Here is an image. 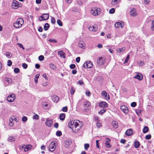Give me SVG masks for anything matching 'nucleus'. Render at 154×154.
Returning a JSON list of instances; mask_svg holds the SVG:
<instances>
[{"label":"nucleus","instance_id":"nucleus-21","mask_svg":"<svg viewBox=\"0 0 154 154\" xmlns=\"http://www.w3.org/2000/svg\"><path fill=\"white\" fill-rule=\"evenodd\" d=\"M43 107L45 109H47L49 108L50 106L49 104L47 103L43 102L42 103Z\"/></svg>","mask_w":154,"mask_h":154},{"label":"nucleus","instance_id":"nucleus-31","mask_svg":"<svg viewBox=\"0 0 154 154\" xmlns=\"http://www.w3.org/2000/svg\"><path fill=\"white\" fill-rule=\"evenodd\" d=\"M140 145V143L139 141H135L134 143V146L135 148H138Z\"/></svg>","mask_w":154,"mask_h":154},{"label":"nucleus","instance_id":"nucleus-54","mask_svg":"<svg viewBox=\"0 0 154 154\" xmlns=\"http://www.w3.org/2000/svg\"><path fill=\"white\" fill-rule=\"evenodd\" d=\"M129 59V54H128L127 56V57L125 60V62L124 63H127Z\"/></svg>","mask_w":154,"mask_h":154},{"label":"nucleus","instance_id":"nucleus-20","mask_svg":"<svg viewBox=\"0 0 154 154\" xmlns=\"http://www.w3.org/2000/svg\"><path fill=\"white\" fill-rule=\"evenodd\" d=\"M52 100L54 102L57 103L59 100V98L57 96L54 95L51 97Z\"/></svg>","mask_w":154,"mask_h":154},{"label":"nucleus","instance_id":"nucleus-33","mask_svg":"<svg viewBox=\"0 0 154 154\" xmlns=\"http://www.w3.org/2000/svg\"><path fill=\"white\" fill-rule=\"evenodd\" d=\"M34 114V115L32 116V119L36 120H38L39 119V116L37 114H35V113Z\"/></svg>","mask_w":154,"mask_h":154},{"label":"nucleus","instance_id":"nucleus-43","mask_svg":"<svg viewBox=\"0 0 154 154\" xmlns=\"http://www.w3.org/2000/svg\"><path fill=\"white\" fill-rule=\"evenodd\" d=\"M75 91V90L73 87H72L70 90V93L71 95H73Z\"/></svg>","mask_w":154,"mask_h":154},{"label":"nucleus","instance_id":"nucleus-52","mask_svg":"<svg viewBox=\"0 0 154 154\" xmlns=\"http://www.w3.org/2000/svg\"><path fill=\"white\" fill-rule=\"evenodd\" d=\"M62 111L64 112H66L67 111V107L65 106L62 108Z\"/></svg>","mask_w":154,"mask_h":154},{"label":"nucleus","instance_id":"nucleus-29","mask_svg":"<svg viewBox=\"0 0 154 154\" xmlns=\"http://www.w3.org/2000/svg\"><path fill=\"white\" fill-rule=\"evenodd\" d=\"M5 82H7L8 83V84H6V85H8L11 84L12 82V80L10 78H6L5 79Z\"/></svg>","mask_w":154,"mask_h":154},{"label":"nucleus","instance_id":"nucleus-12","mask_svg":"<svg viewBox=\"0 0 154 154\" xmlns=\"http://www.w3.org/2000/svg\"><path fill=\"white\" fill-rule=\"evenodd\" d=\"M105 144L106 148H110L112 146V145L110 144L111 140L108 137L106 138L105 139Z\"/></svg>","mask_w":154,"mask_h":154},{"label":"nucleus","instance_id":"nucleus-17","mask_svg":"<svg viewBox=\"0 0 154 154\" xmlns=\"http://www.w3.org/2000/svg\"><path fill=\"white\" fill-rule=\"evenodd\" d=\"M72 141L70 140H66L64 142V146L66 148H68L71 144Z\"/></svg>","mask_w":154,"mask_h":154},{"label":"nucleus","instance_id":"nucleus-62","mask_svg":"<svg viewBox=\"0 0 154 154\" xmlns=\"http://www.w3.org/2000/svg\"><path fill=\"white\" fill-rule=\"evenodd\" d=\"M17 45L20 46V48H22L23 50H24L25 48L23 47V45L20 43H17Z\"/></svg>","mask_w":154,"mask_h":154},{"label":"nucleus","instance_id":"nucleus-47","mask_svg":"<svg viewBox=\"0 0 154 154\" xmlns=\"http://www.w3.org/2000/svg\"><path fill=\"white\" fill-rule=\"evenodd\" d=\"M96 126L97 128H100L101 126V124L100 122H97Z\"/></svg>","mask_w":154,"mask_h":154},{"label":"nucleus","instance_id":"nucleus-63","mask_svg":"<svg viewBox=\"0 0 154 154\" xmlns=\"http://www.w3.org/2000/svg\"><path fill=\"white\" fill-rule=\"evenodd\" d=\"M149 0H144L143 1L144 3L146 5L148 4H149Z\"/></svg>","mask_w":154,"mask_h":154},{"label":"nucleus","instance_id":"nucleus-37","mask_svg":"<svg viewBox=\"0 0 154 154\" xmlns=\"http://www.w3.org/2000/svg\"><path fill=\"white\" fill-rule=\"evenodd\" d=\"M39 74H37L35 76V77L34 78V81L35 83L37 84L38 82V80L39 76Z\"/></svg>","mask_w":154,"mask_h":154},{"label":"nucleus","instance_id":"nucleus-16","mask_svg":"<svg viewBox=\"0 0 154 154\" xmlns=\"http://www.w3.org/2000/svg\"><path fill=\"white\" fill-rule=\"evenodd\" d=\"M129 14L130 15L133 17L136 16L137 14L136 10L134 8L131 9L129 12Z\"/></svg>","mask_w":154,"mask_h":154},{"label":"nucleus","instance_id":"nucleus-27","mask_svg":"<svg viewBox=\"0 0 154 154\" xmlns=\"http://www.w3.org/2000/svg\"><path fill=\"white\" fill-rule=\"evenodd\" d=\"M120 2V0H112L111 4L113 6H115Z\"/></svg>","mask_w":154,"mask_h":154},{"label":"nucleus","instance_id":"nucleus-48","mask_svg":"<svg viewBox=\"0 0 154 154\" xmlns=\"http://www.w3.org/2000/svg\"><path fill=\"white\" fill-rule=\"evenodd\" d=\"M48 41L51 42H52V43L57 42V41L55 39H49L48 40Z\"/></svg>","mask_w":154,"mask_h":154},{"label":"nucleus","instance_id":"nucleus-23","mask_svg":"<svg viewBox=\"0 0 154 154\" xmlns=\"http://www.w3.org/2000/svg\"><path fill=\"white\" fill-rule=\"evenodd\" d=\"M32 146L31 145H26L25 147L24 150L26 152L30 150L32 147Z\"/></svg>","mask_w":154,"mask_h":154},{"label":"nucleus","instance_id":"nucleus-1","mask_svg":"<svg viewBox=\"0 0 154 154\" xmlns=\"http://www.w3.org/2000/svg\"><path fill=\"white\" fill-rule=\"evenodd\" d=\"M68 127L73 133L78 132L83 126L82 122L78 120H70L68 124Z\"/></svg>","mask_w":154,"mask_h":154},{"label":"nucleus","instance_id":"nucleus-30","mask_svg":"<svg viewBox=\"0 0 154 154\" xmlns=\"http://www.w3.org/2000/svg\"><path fill=\"white\" fill-rule=\"evenodd\" d=\"M8 141L10 142H12L14 141L15 140V138L13 136H10L8 138Z\"/></svg>","mask_w":154,"mask_h":154},{"label":"nucleus","instance_id":"nucleus-11","mask_svg":"<svg viewBox=\"0 0 154 154\" xmlns=\"http://www.w3.org/2000/svg\"><path fill=\"white\" fill-rule=\"evenodd\" d=\"M45 124L48 127H51L53 125L52 120L49 118L46 119L45 121Z\"/></svg>","mask_w":154,"mask_h":154},{"label":"nucleus","instance_id":"nucleus-36","mask_svg":"<svg viewBox=\"0 0 154 154\" xmlns=\"http://www.w3.org/2000/svg\"><path fill=\"white\" fill-rule=\"evenodd\" d=\"M149 130V128L147 126H145L144 127L143 129V132L144 134L146 133Z\"/></svg>","mask_w":154,"mask_h":154},{"label":"nucleus","instance_id":"nucleus-26","mask_svg":"<svg viewBox=\"0 0 154 154\" xmlns=\"http://www.w3.org/2000/svg\"><path fill=\"white\" fill-rule=\"evenodd\" d=\"M112 125L113 128H116L118 127V124L116 121H113L112 122Z\"/></svg>","mask_w":154,"mask_h":154},{"label":"nucleus","instance_id":"nucleus-6","mask_svg":"<svg viewBox=\"0 0 154 154\" xmlns=\"http://www.w3.org/2000/svg\"><path fill=\"white\" fill-rule=\"evenodd\" d=\"M83 66L85 68H90L93 66V63L91 61H88L84 63Z\"/></svg>","mask_w":154,"mask_h":154},{"label":"nucleus","instance_id":"nucleus-14","mask_svg":"<svg viewBox=\"0 0 154 154\" xmlns=\"http://www.w3.org/2000/svg\"><path fill=\"white\" fill-rule=\"evenodd\" d=\"M19 6V3L17 1L14 0L13 1L12 7L14 9H17Z\"/></svg>","mask_w":154,"mask_h":154},{"label":"nucleus","instance_id":"nucleus-25","mask_svg":"<svg viewBox=\"0 0 154 154\" xmlns=\"http://www.w3.org/2000/svg\"><path fill=\"white\" fill-rule=\"evenodd\" d=\"M133 133V131L131 129H128L125 132L126 134L128 136L131 135Z\"/></svg>","mask_w":154,"mask_h":154},{"label":"nucleus","instance_id":"nucleus-34","mask_svg":"<svg viewBox=\"0 0 154 154\" xmlns=\"http://www.w3.org/2000/svg\"><path fill=\"white\" fill-rule=\"evenodd\" d=\"M12 119V120L16 122H18L19 121V119L18 117H15L14 116H12L11 118Z\"/></svg>","mask_w":154,"mask_h":154},{"label":"nucleus","instance_id":"nucleus-7","mask_svg":"<svg viewBox=\"0 0 154 154\" xmlns=\"http://www.w3.org/2000/svg\"><path fill=\"white\" fill-rule=\"evenodd\" d=\"M15 98V96L14 94H10L8 96L7 98V100L10 102H13Z\"/></svg>","mask_w":154,"mask_h":154},{"label":"nucleus","instance_id":"nucleus-18","mask_svg":"<svg viewBox=\"0 0 154 154\" xmlns=\"http://www.w3.org/2000/svg\"><path fill=\"white\" fill-rule=\"evenodd\" d=\"M78 46L82 49H85V44L84 42L82 40H80L79 42Z\"/></svg>","mask_w":154,"mask_h":154},{"label":"nucleus","instance_id":"nucleus-9","mask_svg":"<svg viewBox=\"0 0 154 154\" xmlns=\"http://www.w3.org/2000/svg\"><path fill=\"white\" fill-rule=\"evenodd\" d=\"M125 25V23L122 22H119L116 23L115 24V27L119 29L120 28H123Z\"/></svg>","mask_w":154,"mask_h":154},{"label":"nucleus","instance_id":"nucleus-40","mask_svg":"<svg viewBox=\"0 0 154 154\" xmlns=\"http://www.w3.org/2000/svg\"><path fill=\"white\" fill-rule=\"evenodd\" d=\"M49 27V24L48 23H46L45 24L44 26V29L45 30H47L48 29Z\"/></svg>","mask_w":154,"mask_h":154},{"label":"nucleus","instance_id":"nucleus-59","mask_svg":"<svg viewBox=\"0 0 154 154\" xmlns=\"http://www.w3.org/2000/svg\"><path fill=\"white\" fill-rule=\"evenodd\" d=\"M22 66L25 69L27 68V65L25 63H23L22 65Z\"/></svg>","mask_w":154,"mask_h":154},{"label":"nucleus","instance_id":"nucleus-2","mask_svg":"<svg viewBox=\"0 0 154 154\" xmlns=\"http://www.w3.org/2000/svg\"><path fill=\"white\" fill-rule=\"evenodd\" d=\"M24 20L22 18H19L17 19L16 22L14 23V26L16 28H21L23 24Z\"/></svg>","mask_w":154,"mask_h":154},{"label":"nucleus","instance_id":"nucleus-15","mask_svg":"<svg viewBox=\"0 0 154 154\" xmlns=\"http://www.w3.org/2000/svg\"><path fill=\"white\" fill-rule=\"evenodd\" d=\"M88 29L90 31L95 32L97 30V25L95 24L93 26H90L88 28Z\"/></svg>","mask_w":154,"mask_h":154},{"label":"nucleus","instance_id":"nucleus-55","mask_svg":"<svg viewBox=\"0 0 154 154\" xmlns=\"http://www.w3.org/2000/svg\"><path fill=\"white\" fill-rule=\"evenodd\" d=\"M12 62L11 60H8L7 61V65L8 66H11L12 65Z\"/></svg>","mask_w":154,"mask_h":154},{"label":"nucleus","instance_id":"nucleus-42","mask_svg":"<svg viewBox=\"0 0 154 154\" xmlns=\"http://www.w3.org/2000/svg\"><path fill=\"white\" fill-rule=\"evenodd\" d=\"M151 29L152 31H154V20L152 21Z\"/></svg>","mask_w":154,"mask_h":154},{"label":"nucleus","instance_id":"nucleus-24","mask_svg":"<svg viewBox=\"0 0 154 154\" xmlns=\"http://www.w3.org/2000/svg\"><path fill=\"white\" fill-rule=\"evenodd\" d=\"M58 54L61 57H63V58H65V54L62 51H58Z\"/></svg>","mask_w":154,"mask_h":154},{"label":"nucleus","instance_id":"nucleus-13","mask_svg":"<svg viewBox=\"0 0 154 154\" xmlns=\"http://www.w3.org/2000/svg\"><path fill=\"white\" fill-rule=\"evenodd\" d=\"M121 110L124 113L127 114L128 112V109L127 107L125 105H123L120 107Z\"/></svg>","mask_w":154,"mask_h":154},{"label":"nucleus","instance_id":"nucleus-39","mask_svg":"<svg viewBox=\"0 0 154 154\" xmlns=\"http://www.w3.org/2000/svg\"><path fill=\"white\" fill-rule=\"evenodd\" d=\"M14 125V123L13 121L12 120L11 118H10L9 120V125L10 127L13 126Z\"/></svg>","mask_w":154,"mask_h":154},{"label":"nucleus","instance_id":"nucleus-50","mask_svg":"<svg viewBox=\"0 0 154 154\" xmlns=\"http://www.w3.org/2000/svg\"><path fill=\"white\" fill-rule=\"evenodd\" d=\"M62 134V133L60 131H57L56 132V135L58 136H60Z\"/></svg>","mask_w":154,"mask_h":154},{"label":"nucleus","instance_id":"nucleus-56","mask_svg":"<svg viewBox=\"0 0 154 154\" xmlns=\"http://www.w3.org/2000/svg\"><path fill=\"white\" fill-rule=\"evenodd\" d=\"M39 60L40 61H42L44 59V57L43 55H40L38 57Z\"/></svg>","mask_w":154,"mask_h":154},{"label":"nucleus","instance_id":"nucleus-19","mask_svg":"<svg viewBox=\"0 0 154 154\" xmlns=\"http://www.w3.org/2000/svg\"><path fill=\"white\" fill-rule=\"evenodd\" d=\"M99 106L101 107L106 108L108 106V104L106 102L102 101L99 103Z\"/></svg>","mask_w":154,"mask_h":154},{"label":"nucleus","instance_id":"nucleus-8","mask_svg":"<svg viewBox=\"0 0 154 154\" xmlns=\"http://www.w3.org/2000/svg\"><path fill=\"white\" fill-rule=\"evenodd\" d=\"M101 95L102 97L106 100H109L110 97L109 94H107L106 91H103L101 93Z\"/></svg>","mask_w":154,"mask_h":154},{"label":"nucleus","instance_id":"nucleus-51","mask_svg":"<svg viewBox=\"0 0 154 154\" xmlns=\"http://www.w3.org/2000/svg\"><path fill=\"white\" fill-rule=\"evenodd\" d=\"M89 147V144L88 143H85L84 144V148L85 149H87Z\"/></svg>","mask_w":154,"mask_h":154},{"label":"nucleus","instance_id":"nucleus-64","mask_svg":"<svg viewBox=\"0 0 154 154\" xmlns=\"http://www.w3.org/2000/svg\"><path fill=\"white\" fill-rule=\"evenodd\" d=\"M51 23L52 24H54L55 23V20L54 19V17H52L51 20Z\"/></svg>","mask_w":154,"mask_h":154},{"label":"nucleus","instance_id":"nucleus-46","mask_svg":"<svg viewBox=\"0 0 154 154\" xmlns=\"http://www.w3.org/2000/svg\"><path fill=\"white\" fill-rule=\"evenodd\" d=\"M48 84V82L47 81L45 82H43L42 85L43 86L45 87Z\"/></svg>","mask_w":154,"mask_h":154},{"label":"nucleus","instance_id":"nucleus-45","mask_svg":"<svg viewBox=\"0 0 154 154\" xmlns=\"http://www.w3.org/2000/svg\"><path fill=\"white\" fill-rule=\"evenodd\" d=\"M115 12V9L114 8H112L109 10V13L110 14H112L114 13Z\"/></svg>","mask_w":154,"mask_h":154},{"label":"nucleus","instance_id":"nucleus-57","mask_svg":"<svg viewBox=\"0 0 154 154\" xmlns=\"http://www.w3.org/2000/svg\"><path fill=\"white\" fill-rule=\"evenodd\" d=\"M151 136L150 135H146L145 137V138L147 140H149L151 139Z\"/></svg>","mask_w":154,"mask_h":154},{"label":"nucleus","instance_id":"nucleus-35","mask_svg":"<svg viewBox=\"0 0 154 154\" xmlns=\"http://www.w3.org/2000/svg\"><path fill=\"white\" fill-rule=\"evenodd\" d=\"M125 47H122V48H119L117 49V51L118 52L122 53L125 51Z\"/></svg>","mask_w":154,"mask_h":154},{"label":"nucleus","instance_id":"nucleus-4","mask_svg":"<svg viewBox=\"0 0 154 154\" xmlns=\"http://www.w3.org/2000/svg\"><path fill=\"white\" fill-rule=\"evenodd\" d=\"M106 60L104 57H99L97 60L98 65L99 66H103L105 63Z\"/></svg>","mask_w":154,"mask_h":154},{"label":"nucleus","instance_id":"nucleus-53","mask_svg":"<svg viewBox=\"0 0 154 154\" xmlns=\"http://www.w3.org/2000/svg\"><path fill=\"white\" fill-rule=\"evenodd\" d=\"M57 24L60 26H62V24L61 21V20L58 19L57 21Z\"/></svg>","mask_w":154,"mask_h":154},{"label":"nucleus","instance_id":"nucleus-38","mask_svg":"<svg viewBox=\"0 0 154 154\" xmlns=\"http://www.w3.org/2000/svg\"><path fill=\"white\" fill-rule=\"evenodd\" d=\"M5 55L8 57V58H10L12 56V54L8 52H6L5 54Z\"/></svg>","mask_w":154,"mask_h":154},{"label":"nucleus","instance_id":"nucleus-41","mask_svg":"<svg viewBox=\"0 0 154 154\" xmlns=\"http://www.w3.org/2000/svg\"><path fill=\"white\" fill-rule=\"evenodd\" d=\"M106 111V109H103L98 112V113L100 115H102L103 113H104Z\"/></svg>","mask_w":154,"mask_h":154},{"label":"nucleus","instance_id":"nucleus-10","mask_svg":"<svg viewBox=\"0 0 154 154\" xmlns=\"http://www.w3.org/2000/svg\"><path fill=\"white\" fill-rule=\"evenodd\" d=\"M56 148L55 143L54 142H52L49 146V149L51 152H53L54 151Z\"/></svg>","mask_w":154,"mask_h":154},{"label":"nucleus","instance_id":"nucleus-28","mask_svg":"<svg viewBox=\"0 0 154 154\" xmlns=\"http://www.w3.org/2000/svg\"><path fill=\"white\" fill-rule=\"evenodd\" d=\"M65 114L64 113H61L59 116V118L60 120L63 121L65 118Z\"/></svg>","mask_w":154,"mask_h":154},{"label":"nucleus","instance_id":"nucleus-5","mask_svg":"<svg viewBox=\"0 0 154 154\" xmlns=\"http://www.w3.org/2000/svg\"><path fill=\"white\" fill-rule=\"evenodd\" d=\"M49 17V14H43L39 17V21L45 20H48Z\"/></svg>","mask_w":154,"mask_h":154},{"label":"nucleus","instance_id":"nucleus-60","mask_svg":"<svg viewBox=\"0 0 154 154\" xmlns=\"http://www.w3.org/2000/svg\"><path fill=\"white\" fill-rule=\"evenodd\" d=\"M20 70L18 68H15L14 69V71L16 73H18L19 72Z\"/></svg>","mask_w":154,"mask_h":154},{"label":"nucleus","instance_id":"nucleus-44","mask_svg":"<svg viewBox=\"0 0 154 154\" xmlns=\"http://www.w3.org/2000/svg\"><path fill=\"white\" fill-rule=\"evenodd\" d=\"M84 106L85 107H88L90 105V103L88 101H86L84 103Z\"/></svg>","mask_w":154,"mask_h":154},{"label":"nucleus","instance_id":"nucleus-61","mask_svg":"<svg viewBox=\"0 0 154 154\" xmlns=\"http://www.w3.org/2000/svg\"><path fill=\"white\" fill-rule=\"evenodd\" d=\"M136 105V102H133L131 103V106L132 107H134Z\"/></svg>","mask_w":154,"mask_h":154},{"label":"nucleus","instance_id":"nucleus-32","mask_svg":"<svg viewBox=\"0 0 154 154\" xmlns=\"http://www.w3.org/2000/svg\"><path fill=\"white\" fill-rule=\"evenodd\" d=\"M49 67L52 69L55 70L56 69V67L55 65L53 63H51L49 64Z\"/></svg>","mask_w":154,"mask_h":154},{"label":"nucleus","instance_id":"nucleus-22","mask_svg":"<svg viewBox=\"0 0 154 154\" xmlns=\"http://www.w3.org/2000/svg\"><path fill=\"white\" fill-rule=\"evenodd\" d=\"M134 78L137 79L139 80H141L143 79V76L140 73H138Z\"/></svg>","mask_w":154,"mask_h":154},{"label":"nucleus","instance_id":"nucleus-49","mask_svg":"<svg viewBox=\"0 0 154 154\" xmlns=\"http://www.w3.org/2000/svg\"><path fill=\"white\" fill-rule=\"evenodd\" d=\"M22 120L23 122H26L27 120V118L26 116H24L22 118Z\"/></svg>","mask_w":154,"mask_h":154},{"label":"nucleus","instance_id":"nucleus-58","mask_svg":"<svg viewBox=\"0 0 154 154\" xmlns=\"http://www.w3.org/2000/svg\"><path fill=\"white\" fill-rule=\"evenodd\" d=\"M85 94L86 95L88 96H89L91 95L90 92L89 91H86L85 92Z\"/></svg>","mask_w":154,"mask_h":154},{"label":"nucleus","instance_id":"nucleus-3","mask_svg":"<svg viewBox=\"0 0 154 154\" xmlns=\"http://www.w3.org/2000/svg\"><path fill=\"white\" fill-rule=\"evenodd\" d=\"M100 9L99 8H93L91 9L90 10V13L93 16H96L99 15L100 13Z\"/></svg>","mask_w":154,"mask_h":154}]
</instances>
